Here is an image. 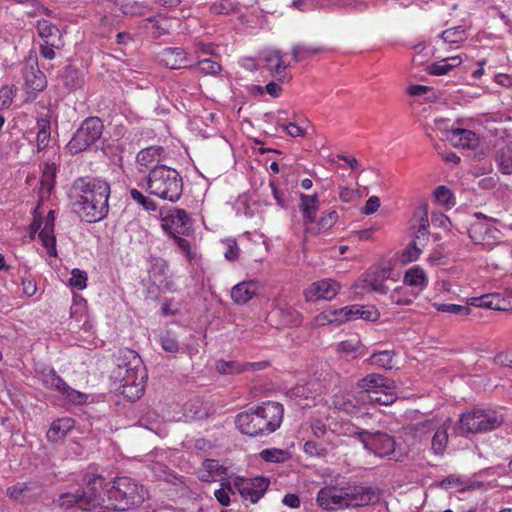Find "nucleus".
Segmentation results:
<instances>
[{"mask_svg": "<svg viewBox=\"0 0 512 512\" xmlns=\"http://www.w3.org/2000/svg\"><path fill=\"white\" fill-rule=\"evenodd\" d=\"M99 490H104V479L100 475H93L84 490L62 494L59 499L60 506L78 507L84 511L116 512L140 506L148 498V491L144 486L130 477H117L105 489L106 498Z\"/></svg>", "mask_w": 512, "mask_h": 512, "instance_id": "obj_1", "label": "nucleus"}, {"mask_svg": "<svg viewBox=\"0 0 512 512\" xmlns=\"http://www.w3.org/2000/svg\"><path fill=\"white\" fill-rule=\"evenodd\" d=\"M73 206L80 217L88 223L104 219L109 211L110 185L101 178L83 177L72 186Z\"/></svg>", "mask_w": 512, "mask_h": 512, "instance_id": "obj_2", "label": "nucleus"}, {"mask_svg": "<svg viewBox=\"0 0 512 512\" xmlns=\"http://www.w3.org/2000/svg\"><path fill=\"white\" fill-rule=\"evenodd\" d=\"M113 377L119 382L118 391L130 401L142 397L147 381V371L141 357L134 350L120 349L116 356Z\"/></svg>", "mask_w": 512, "mask_h": 512, "instance_id": "obj_3", "label": "nucleus"}, {"mask_svg": "<svg viewBox=\"0 0 512 512\" xmlns=\"http://www.w3.org/2000/svg\"><path fill=\"white\" fill-rule=\"evenodd\" d=\"M284 407L275 401L263 402L236 416V426L241 433L251 437L267 436L281 426Z\"/></svg>", "mask_w": 512, "mask_h": 512, "instance_id": "obj_4", "label": "nucleus"}, {"mask_svg": "<svg viewBox=\"0 0 512 512\" xmlns=\"http://www.w3.org/2000/svg\"><path fill=\"white\" fill-rule=\"evenodd\" d=\"M147 190L162 200L176 202L183 191V181L179 172L166 165L154 167L147 178Z\"/></svg>", "mask_w": 512, "mask_h": 512, "instance_id": "obj_5", "label": "nucleus"}, {"mask_svg": "<svg viewBox=\"0 0 512 512\" xmlns=\"http://www.w3.org/2000/svg\"><path fill=\"white\" fill-rule=\"evenodd\" d=\"M502 422L503 416L495 410L474 409L462 414L457 433L465 435L486 432L498 428Z\"/></svg>", "mask_w": 512, "mask_h": 512, "instance_id": "obj_6", "label": "nucleus"}, {"mask_svg": "<svg viewBox=\"0 0 512 512\" xmlns=\"http://www.w3.org/2000/svg\"><path fill=\"white\" fill-rule=\"evenodd\" d=\"M345 434L357 438L364 448L378 457H386L395 451V440L383 432L371 433L351 424L344 426Z\"/></svg>", "mask_w": 512, "mask_h": 512, "instance_id": "obj_7", "label": "nucleus"}, {"mask_svg": "<svg viewBox=\"0 0 512 512\" xmlns=\"http://www.w3.org/2000/svg\"><path fill=\"white\" fill-rule=\"evenodd\" d=\"M103 123L98 117L85 119L67 144V150L75 155L87 150L102 135Z\"/></svg>", "mask_w": 512, "mask_h": 512, "instance_id": "obj_8", "label": "nucleus"}, {"mask_svg": "<svg viewBox=\"0 0 512 512\" xmlns=\"http://www.w3.org/2000/svg\"><path fill=\"white\" fill-rule=\"evenodd\" d=\"M452 421L447 418L442 424L435 419H429L419 423L415 427L416 435L419 437L433 433L432 450L435 454L444 453L448 444V429L451 427Z\"/></svg>", "mask_w": 512, "mask_h": 512, "instance_id": "obj_9", "label": "nucleus"}, {"mask_svg": "<svg viewBox=\"0 0 512 512\" xmlns=\"http://www.w3.org/2000/svg\"><path fill=\"white\" fill-rule=\"evenodd\" d=\"M43 385L50 390H55L64 400L75 405L84 404L87 395L71 388L54 369H50L42 375Z\"/></svg>", "mask_w": 512, "mask_h": 512, "instance_id": "obj_10", "label": "nucleus"}, {"mask_svg": "<svg viewBox=\"0 0 512 512\" xmlns=\"http://www.w3.org/2000/svg\"><path fill=\"white\" fill-rule=\"evenodd\" d=\"M269 484V479L262 476L254 478L237 476L233 479L235 490L244 500H248L251 503H257L264 496Z\"/></svg>", "mask_w": 512, "mask_h": 512, "instance_id": "obj_11", "label": "nucleus"}, {"mask_svg": "<svg viewBox=\"0 0 512 512\" xmlns=\"http://www.w3.org/2000/svg\"><path fill=\"white\" fill-rule=\"evenodd\" d=\"M54 211L50 210L48 215L43 219L34 220L31 228L35 231L39 230V239L46 249V252L52 256L57 257V249H56V238L54 235Z\"/></svg>", "mask_w": 512, "mask_h": 512, "instance_id": "obj_12", "label": "nucleus"}, {"mask_svg": "<svg viewBox=\"0 0 512 512\" xmlns=\"http://www.w3.org/2000/svg\"><path fill=\"white\" fill-rule=\"evenodd\" d=\"M162 228L172 237L186 235L191 228L190 218L185 210L174 208L161 217Z\"/></svg>", "mask_w": 512, "mask_h": 512, "instance_id": "obj_13", "label": "nucleus"}, {"mask_svg": "<svg viewBox=\"0 0 512 512\" xmlns=\"http://www.w3.org/2000/svg\"><path fill=\"white\" fill-rule=\"evenodd\" d=\"M341 289L338 281L333 279H322L313 282L305 291L304 297L307 302L318 300L331 301Z\"/></svg>", "mask_w": 512, "mask_h": 512, "instance_id": "obj_14", "label": "nucleus"}, {"mask_svg": "<svg viewBox=\"0 0 512 512\" xmlns=\"http://www.w3.org/2000/svg\"><path fill=\"white\" fill-rule=\"evenodd\" d=\"M391 276V269L385 267H372L362 276L363 287L368 288L378 294H387L389 288L385 285L387 279Z\"/></svg>", "mask_w": 512, "mask_h": 512, "instance_id": "obj_15", "label": "nucleus"}, {"mask_svg": "<svg viewBox=\"0 0 512 512\" xmlns=\"http://www.w3.org/2000/svg\"><path fill=\"white\" fill-rule=\"evenodd\" d=\"M320 209V199L317 193L299 194V210L302 215L304 230H311Z\"/></svg>", "mask_w": 512, "mask_h": 512, "instance_id": "obj_16", "label": "nucleus"}, {"mask_svg": "<svg viewBox=\"0 0 512 512\" xmlns=\"http://www.w3.org/2000/svg\"><path fill=\"white\" fill-rule=\"evenodd\" d=\"M158 59L162 65L169 69L194 68V65L189 61L187 53L180 47L163 49L159 53Z\"/></svg>", "mask_w": 512, "mask_h": 512, "instance_id": "obj_17", "label": "nucleus"}, {"mask_svg": "<svg viewBox=\"0 0 512 512\" xmlns=\"http://www.w3.org/2000/svg\"><path fill=\"white\" fill-rule=\"evenodd\" d=\"M357 385L361 389L359 393L363 402H366V398H368L372 392H376L377 389H394L395 387L394 381L376 373L368 374L363 377L358 381Z\"/></svg>", "mask_w": 512, "mask_h": 512, "instance_id": "obj_18", "label": "nucleus"}, {"mask_svg": "<svg viewBox=\"0 0 512 512\" xmlns=\"http://www.w3.org/2000/svg\"><path fill=\"white\" fill-rule=\"evenodd\" d=\"M343 491L345 508L365 506L375 498L373 489L368 487L352 486L343 488Z\"/></svg>", "mask_w": 512, "mask_h": 512, "instance_id": "obj_19", "label": "nucleus"}, {"mask_svg": "<svg viewBox=\"0 0 512 512\" xmlns=\"http://www.w3.org/2000/svg\"><path fill=\"white\" fill-rule=\"evenodd\" d=\"M165 160V151L161 146H150L142 149L136 156L139 172L152 170L159 163Z\"/></svg>", "mask_w": 512, "mask_h": 512, "instance_id": "obj_20", "label": "nucleus"}, {"mask_svg": "<svg viewBox=\"0 0 512 512\" xmlns=\"http://www.w3.org/2000/svg\"><path fill=\"white\" fill-rule=\"evenodd\" d=\"M344 491L338 487H324L317 495V502L325 510L344 509Z\"/></svg>", "mask_w": 512, "mask_h": 512, "instance_id": "obj_21", "label": "nucleus"}, {"mask_svg": "<svg viewBox=\"0 0 512 512\" xmlns=\"http://www.w3.org/2000/svg\"><path fill=\"white\" fill-rule=\"evenodd\" d=\"M149 277L160 289L171 290V283L168 279V263L160 257H150L149 259Z\"/></svg>", "mask_w": 512, "mask_h": 512, "instance_id": "obj_22", "label": "nucleus"}, {"mask_svg": "<svg viewBox=\"0 0 512 512\" xmlns=\"http://www.w3.org/2000/svg\"><path fill=\"white\" fill-rule=\"evenodd\" d=\"M23 77L28 92L39 93L47 87L46 76L39 69L37 61H32L26 66Z\"/></svg>", "mask_w": 512, "mask_h": 512, "instance_id": "obj_23", "label": "nucleus"}, {"mask_svg": "<svg viewBox=\"0 0 512 512\" xmlns=\"http://www.w3.org/2000/svg\"><path fill=\"white\" fill-rule=\"evenodd\" d=\"M446 138L456 148L474 149L479 144V137L471 130L451 129L446 132Z\"/></svg>", "mask_w": 512, "mask_h": 512, "instance_id": "obj_24", "label": "nucleus"}, {"mask_svg": "<svg viewBox=\"0 0 512 512\" xmlns=\"http://www.w3.org/2000/svg\"><path fill=\"white\" fill-rule=\"evenodd\" d=\"M403 284L420 295L428 287L429 278L421 266L414 265L405 271Z\"/></svg>", "mask_w": 512, "mask_h": 512, "instance_id": "obj_25", "label": "nucleus"}, {"mask_svg": "<svg viewBox=\"0 0 512 512\" xmlns=\"http://www.w3.org/2000/svg\"><path fill=\"white\" fill-rule=\"evenodd\" d=\"M260 288L261 284L256 280L238 283L231 290V298L236 304H245L256 296Z\"/></svg>", "mask_w": 512, "mask_h": 512, "instance_id": "obj_26", "label": "nucleus"}, {"mask_svg": "<svg viewBox=\"0 0 512 512\" xmlns=\"http://www.w3.org/2000/svg\"><path fill=\"white\" fill-rule=\"evenodd\" d=\"M461 55H453L444 57L427 66L426 72L432 76L449 75L455 68L463 63Z\"/></svg>", "mask_w": 512, "mask_h": 512, "instance_id": "obj_27", "label": "nucleus"}, {"mask_svg": "<svg viewBox=\"0 0 512 512\" xmlns=\"http://www.w3.org/2000/svg\"><path fill=\"white\" fill-rule=\"evenodd\" d=\"M261 58L267 69L274 77L280 80L285 77L284 73L287 68V64L284 63L279 50H267L263 52Z\"/></svg>", "mask_w": 512, "mask_h": 512, "instance_id": "obj_28", "label": "nucleus"}, {"mask_svg": "<svg viewBox=\"0 0 512 512\" xmlns=\"http://www.w3.org/2000/svg\"><path fill=\"white\" fill-rule=\"evenodd\" d=\"M75 421L70 417H63L53 421L47 431V439L50 442L63 440L74 428Z\"/></svg>", "mask_w": 512, "mask_h": 512, "instance_id": "obj_29", "label": "nucleus"}, {"mask_svg": "<svg viewBox=\"0 0 512 512\" xmlns=\"http://www.w3.org/2000/svg\"><path fill=\"white\" fill-rule=\"evenodd\" d=\"M289 397L300 408H307L315 404L316 393L310 384L297 385L289 391Z\"/></svg>", "mask_w": 512, "mask_h": 512, "instance_id": "obj_30", "label": "nucleus"}, {"mask_svg": "<svg viewBox=\"0 0 512 512\" xmlns=\"http://www.w3.org/2000/svg\"><path fill=\"white\" fill-rule=\"evenodd\" d=\"M361 400V395L356 398L354 395L345 393V394H337L334 396L333 404L336 409L343 411L347 414H354L357 412L360 404H365Z\"/></svg>", "mask_w": 512, "mask_h": 512, "instance_id": "obj_31", "label": "nucleus"}, {"mask_svg": "<svg viewBox=\"0 0 512 512\" xmlns=\"http://www.w3.org/2000/svg\"><path fill=\"white\" fill-rule=\"evenodd\" d=\"M272 315L280 319L282 326H299L303 321V316L300 312L291 306H284L276 308L272 311Z\"/></svg>", "mask_w": 512, "mask_h": 512, "instance_id": "obj_32", "label": "nucleus"}, {"mask_svg": "<svg viewBox=\"0 0 512 512\" xmlns=\"http://www.w3.org/2000/svg\"><path fill=\"white\" fill-rule=\"evenodd\" d=\"M226 470L217 460L206 459L202 464V470L199 472L198 478L203 482L215 481L221 475L226 474Z\"/></svg>", "mask_w": 512, "mask_h": 512, "instance_id": "obj_33", "label": "nucleus"}, {"mask_svg": "<svg viewBox=\"0 0 512 512\" xmlns=\"http://www.w3.org/2000/svg\"><path fill=\"white\" fill-rule=\"evenodd\" d=\"M372 1L373 0H321L320 5L328 10L347 8L362 11L365 10Z\"/></svg>", "mask_w": 512, "mask_h": 512, "instance_id": "obj_34", "label": "nucleus"}, {"mask_svg": "<svg viewBox=\"0 0 512 512\" xmlns=\"http://www.w3.org/2000/svg\"><path fill=\"white\" fill-rule=\"evenodd\" d=\"M50 119L47 115L37 118V136L36 146L37 151L40 152L47 148L50 142Z\"/></svg>", "mask_w": 512, "mask_h": 512, "instance_id": "obj_35", "label": "nucleus"}, {"mask_svg": "<svg viewBox=\"0 0 512 512\" xmlns=\"http://www.w3.org/2000/svg\"><path fill=\"white\" fill-rule=\"evenodd\" d=\"M470 304L476 307L494 310L507 309L504 299L501 298L500 295L496 293L486 294L481 297L472 298Z\"/></svg>", "mask_w": 512, "mask_h": 512, "instance_id": "obj_36", "label": "nucleus"}, {"mask_svg": "<svg viewBox=\"0 0 512 512\" xmlns=\"http://www.w3.org/2000/svg\"><path fill=\"white\" fill-rule=\"evenodd\" d=\"M36 29L38 35L45 43L51 44V46H56L55 38L60 37V30L56 25L50 23L48 20L42 19L37 21Z\"/></svg>", "mask_w": 512, "mask_h": 512, "instance_id": "obj_37", "label": "nucleus"}, {"mask_svg": "<svg viewBox=\"0 0 512 512\" xmlns=\"http://www.w3.org/2000/svg\"><path fill=\"white\" fill-rule=\"evenodd\" d=\"M338 220V213L334 210L329 211L322 215L319 219H315L314 225L311 230H304L305 234L315 235L329 230Z\"/></svg>", "mask_w": 512, "mask_h": 512, "instance_id": "obj_38", "label": "nucleus"}, {"mask_svg": "<svg viewBox=\"0 0 512 512\" xmlns=\"http://www.w3.org/2000/svg\"><path fill=\"white\" fill-rule=\"evenodd\" d=\"M419 295L406 285L396 287L390 294L392 303L396 305H409Z\"/></svg>", "mask_w": 512, "mask_h": 512, "instance_id": "obj_39", "label": "nucleus"}, {"mask_svg": "<svg viewBox=\"0 0 512 512\" xmlns=\"http://www.w3.org/2000/svg\"><path fill=\"white\" fill-rule=\"evenodd\" d=\"M362 343L358 337L341 341L337 346V352L344 357L354 358L361 353Z\"/></svg>", "mask_w": 512, "mask_h": 512, "instance_id": "obj_40", "label": "nucleus"}, {"mask_svg": "<svg viewBox=\"0 0 512 512\" xmlns=\"http://www.w3.org/2000/svg\"><path fill=\"white\" fill-rule=\"evenodd\" d=\"M396 395L393 392V389H377L376 392H372L368 398H366V403L369 404H378V405H390L395 402Z\"/></svg>", "mask_w": 512, "mask_h": 512, "instance_id": "obj_41", "label": "nucleus"}, {"mask_svg": "<svg viewBox=\"0 0 512 512\" xmlns=\"http://www.w3.org/2000/svg\"><path fill=\"white\" fill-rule=\"evenodd\" d=\"M440 38L444 44H459L466 40L467 34L462 26H457L443 31Z\"/></svg>", "mask_w": 512, "mask_h": 512, "instance_id": "obj_42", "label": "nucleus"}, {"mask_svg": "<svg viewBox=\"0 0 512 512\" xmlns=\"http://www.w3.org/2000/svg\"><path fill=\"white\" fill-rule=\"evenodd\" d=\"M243 365L242 362L231 360H218L215 364V369L219 374L222 375H234L243 373Z\"/></svg>", "mask_w": 512, "mask_h": 512, "instance_id": "obj_43", "label": "nucleus"}, {"mask_svg": "<svg viewBox=\"0 0 512 512\" xmlns=\"http://www.w3.org/2000/svg\"><path fill=\"white\" fill-rule=\"evenodd\" d=\"M194 68L192 71L199 72L202 75H216L221 71V65L211 59L199 60L197 63H192Z\"/></svg>", "mask_w": 512, "mask_h": 512, "instance_id": "obj_44", "label": "nucleus"}, {"mask_svg": "<svg viewBox=\"0 0 512 512\" xmlns=\"http://www.w3.org/2000/svg\"><path fill=\"white\" fill-rule=\"evenodd\" d=\"M237 492L233 486V481L221 480V487L215 490L214 495L222 506L230 505V494Z\"/></svg>", "mask_w": 512, "mask_h": 512, "instance_id": "obj_45", "label": "nucleus"}, {"mask_svg": "<svg viewBox=\"0 0 512 512\" xmlns=\"http://www.w3.org/2000/svg\"><path fill=\"white\" fill-rule=\"evenodd\" d=\"M321 51L320 47L299 44L292 48V55L296 62L306 60Z\"/></svg>", "mask_w": 512, "mask_h": 512, "instance_id": "obj_46", "label": "nucleus"}, {"mask_svg": "<svg viewBox=\"0 0 512 512\" xmlns=\"http://www.w3.org/2000/svg\"><path fill=\"white\" fill-rule=\"evenodd\" d=\"M260 457L266 462L280 463L289 458V452L283 449L269 448L262 450Z\"/></svg>", "mask_w": 512, "mask_h": 512, "instance_id": "obj_47", "label": "nucleus"}, {"mask_svg": "<svg viewBox=\"0 0 512 512\" xmlns=\"http://www.w3.org/2000/svg\"><path fill=\"white\" fill-rule=\"evenodd\" d=\"M414 220L417 221L416 238L427 236L429 228L428 212L425 207L419 208L414 214Z\"/></svg>", "mask_w": 512, "mask_h": 512, "instance_id": "obj_48", "label": "nucleus"}, {"mask_svg": "<svg viewBox=\"0 0 512 512\" xmlns=\"http://www.w3.org/2000/svg\"><path fill=\"white\" fill-rule=\"evenodd\" d=\"M394 353L389 350L380 351L374 353L370 357V361L374 365H378L385 369H392L394 366L393 363Z\"/></svg>", "mask_w": 512, "mask_h": 512, "instance_id": "obj_49", "label": "nucleus"}, {"mask_svg": "<svg viewBox=\"0 0 512 512\" xmlns=\"http://www.w3.org/2000/svg\"><path fill=\"white\" fill-rule=\"evenodd\" d=\"M436 201L447 209H450L455 205V199L453 193L446 186H439L435 192Z\"/></svg>", "mask_w": 512, "mask_h": 512, "instance_id": "obj_50", "label": "nucleus"}, {"mask_svg": "<svg viewBox=\"0 0 512 512\" xmlns=\"http://www.w3.org/2000/svg\"><path fill=\"white\" fill-rule=\"evenodd\" d=\"M433 307L440 312H447L450 314L464 315L467 316L470 313V309L467 306L452 304V303H434Z\"/></svg>", "mask_w": 512, "mask_h": 512, "instance_id": "obj_51", "label": "nucleus"}, {"mask_svg": "<svg viewBox=\"0 0 512 512\" xmlns=\"http://www.w3.org/2000/svg\"><path fill=\"white\" fill-rule=\"evenodd\" d=\"M131 198L146 211H155L156 203L137 189L130 190Z\"/></svg>", "mask_w": 512, "mask_h": 512, "instance_id": "obj_52", "label": "nucleus"}, {"mask_svg": "<svg viewBox=\"0 0 512 512\" xmlns=\"http://www.w3.org/2000/svg\"><path fill=\"white\" fill-rule=\"evenodd\" d=\"M88 276L85 271L80 269H73L71 272V278L69 279V284L73 288L77 290H83L87 287Z\"/></svg>", "mask_w": 512, "mask_h": 512, "instance_id": "obj_53", "label": "nucleus"}, {"mask_svg": "<svg viewBox=\"0 0 512 512\" xmlns=\"http://www.w3.org/2000/svg\"><path fill=\"white\" fill-rule=\"evenodd\" d=\"M421 254V249L417 246L416 242L413 241L408 245L400 255V261L403 264H408L416 261Z\"/></svg>", "mask_w": 512, "mask_h": 512, "instance_id": "obj_54", "label": "nucleus"}, {"mask_svg": "<svg viewBox=\"0 0 512 512\" xmlns=\"http://www.w3.org/2000/svg\"><path fill=\"white\" fill-rule=\"evenodd\" d=\"M160 344L162 349L166 352L177 353L179 351L178 341L170 332H165L160 336Z\"/></svg>", "mask_w": 512, "mask_h": 512, "instance_id": "obj_55", "label": "nucleus"}, {"mask_svg": "<svg viewBox=\"0 0 512 512\" xmlns=\"http://www.w3.org/2000/svg\"><path fill=\"white\" fill-rule=\"evenodd\" d=\"M149 22L151 24L149 29L155 37H160L167 33V20L164 17L156 16L152 19H149Z\"/></svg>", "mask_w": 512, "mask_h": 512, "instance_id": "obj_56", "label": "nucleus"}, {"mask_svg": "<svg viewBox=\"0 0 512 512\" xmlns=\"http://www.w3.org/2000/svg\"><path fill=\"white\" fill-rule=\"evenodd\" d=\"M327 325H334L330 309L316 315L309 323L310 328H320Z\"/></svg>", "mask_w": 512, "mask_h": 512, "instance_id": "obj_57", "label": "nucleus"}, {"mask_svg": "<svg viewBox=\"0 0 512 512\" xmlns=\"http://www.w3.org/2000/svg\"><path fill=\"white\" fill-rule=\"evenodd\" d=\"M235 10L231 0H220L210 6V12L214 15L229 14Z\"/></svg>", "mask_w": 512, "mask_h": 512, "instance_id": "obj_58", "label": "nucleus"}, {"mask_svg": "<svg viewBox=\"0 0 512 512\" xmlns=\"http://www.w3.org/2000/svg\"><path fill=\"white\" fill-rule=\"evenodd\" d=\"M29 490V484L17 483L7 489V495L16 501H21L26 497V493Z\"/></svg>", "mask_w": 512, "mask_h": 512, "instance_id": "obj_59", "label": "nucleus"}, {"mask_svg": "<svg viewBox=\"0 0 512 512\" xmlns=\"http://www.w3.org/2000/svg\"><path fill=\"white\" fill-rule=\"evenodd\" d=\"M225 247L224 256L228 261H235L238 259L240 249L235 239H226L223 241Z\"/></svg>", "mask_w": 512, "mask_h": 512, "instance_id": "obj_60", "label": "nucleus"}, {"mask_svg": "<svg viewBox=\"0 0 512 512\" xmlns=\"http://www.w3.org/2000/svg\"><path fill=\"white\" fill-rule=\"evenodd\" d=\"M173 238L178 246V249L186 256L188 261H192L196 258L197 254L194 250H192L188 240L180 237L179 235L173 236Z\"/></svg>", "mask_w": 512, "mask_h": 512, "instance_id": "obj_61", "label": "nucleus"}, {"mask_svg": "<svg viewBox=\"0 0 512 512\" xmlns=\"http://www.w3.org/2000/svg\"><path fill=\"white\" fill-rule=\"evenodd\" d=\"M15 94L13 85H5L0 89V108H7L11 105Z\"/></svg>", "mask_w": 512, "mask_h": 512, "instance_id": "obj_62", "label": "nucleus"}, {"mask_svg": "<svg viewBox=\"0 0 512 512\" xmlns=\"http://www.w3.org/2000/svg\"><path fill=\"white\" fill-rule=\"evenodd\" d=\"M361 197L358 190L350 188V187H340L339 189V198L344 203H353L356 202Z\"/></svg>", "mask_w": 512, "mask_h": 512, "instance_id": "obj_63", "label": "nucleus"}, {"mask_svg": "<svg viewBox=\"0 0 512 512\" xmlns=\"http://www.w3.org/2000/svg\"><path fill=\"white\" fill-rule=\"evenodd\" d=\"M358 319L367 321H376L379 317L377 310L373 306L358 305Z\"/></svg>", "mask_w": 512, "mask_h": 512, "instance_id": "obj_64", "label": "nucleus"}]
</instances>
